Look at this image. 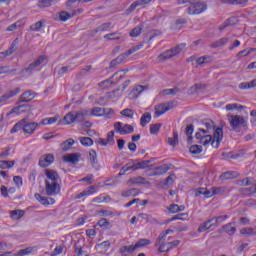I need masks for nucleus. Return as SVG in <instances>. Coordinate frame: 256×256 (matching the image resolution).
Masks as SVG:
<instances>
[{"instance_id": "1", "label": "nucleus", "mask_w": 256, "mask_h": 256, "mask_svg": "<svg viewBox=\"0 0 256 256\" xmlns=\"http://www.w3.org/2000/svg\"><path fill=\"white\" fill-rule=\"evenodd\" d=\"M203 125H205V129H199L196 133V139L199 140L201 145L207 146L213 141V136L210 134L211 129H215V123L212 120H206L203 122Z\"/></svg>"}, {"instance_id": "2", "label": "nucleus", "mask_w": 256, "mask_h": 256, "mask_svg": "<svg viewBox=\"0 0 256 256\" xmlns=\"http://www.w3.org/2000/svg\"><path fill=\"white\" fill-rule=\"evenodd\" d=\"M185 3H191L188 7V15H201L207 11V3L197 2V0H178V5H185Z\"/></svg>"}, {"instance_id": "3", "label": "nucleus", "mask_w": 256, "mask_h": 256, "mask_svg": "<svg viewBox=\"0 0 256 256\" xmlns=\"http://www.w3.org/2000/svg\"><path fill=\"white\" fill-rule=\"evenodd\" d=\"M89 115H91L89 110L72 111L64 116V121L66 122V125H71L72 123H83Z\"/></svg>"}, {"instance_id": "4", "label": "nucleus", "mask_w": 256, "mask_h": 256, "mask_svg": "<svg viewBox=\"0 0 256 256\" xmlns=\"http://www.w3.org/2000/svg\"><path fill=\"white\" fill-rule=\"evenodd\" d=\"M227 117L232 131H237L241 129V127H247V119H245L243 116L228 114Z\"/></svg>"}, {"instance_id": "5", "label": "nucleus", "mask_w": 256, "mask_h": 256, "mask_svg": "<svg viewBox=\"0 0 256 256\" xmlns=\"http://www.w3.org/2000/svg\"><path fill=\"white\" fill-rule=\"evenodd\" d=\"M185 47H186V44L182 43L172 49L166 50L165 52H163L158 56V61H161V62L167 61V59H171L172 57H175V55H179V53H181V51H183Z\"/></svg>"}, {"instance_id": "6", "label": "nucleus", "mask_w": 256, "mask_h": 256, "mask_svg": "<svg viewBox=\"0 0 256 256\" xmlns=\"http://www.w3.org/2000/svg\"><path fill=\"white\" fill-rule=\"evenodd\" d=\"M175 108V101H169L165 103H161L155 106V115L154 117H161V115H165L167 111H171V109Z\"/></svg>"}, {"instance_id": "7", "label": "nucleus", "mask_w": 256, "mask_h": 256, "mask_svg": "<svg viewBox=\"0 0 256 256\" xmlns=\"http://www.w3.org/2000/svg\"><path fill=\"white\" fill-rule=\"evenodd\" d=\"M46 195L53 197L61 193V185L59 182L45 181Z\"/></svg>"}, {"instance_id": "8", "label": "nucleus", "mask_w": 256, "mask_h": 256, "mask_svg": "<svg viewBox=\"0 0 256 256\" xmlns=\"http://www.w3.org/2000/svg\"><path fill=\"white\" fill-rule=\"evenodd\" d=\"M114 129L119 135H129L135 131L132 125L123 124V122L114 123Z\"/></svg>"}, {"instance_id": "9", "label": "nucleus", "mask_w": 256, "mask_h": 256, "mask_svg": "<svg viewBox=\"0 0 256 256\" xmlns=\"http://www.w3.org/2000/svg\"><path fill=\"white\" fill-rule=\"evenodd\" d=\"M45 59H47L46 56H39L34 62L29 64V66L24 69L25 73H29L31 75V73H33L37 67H40L41 64L45 62Z\"/></svg>"}, {"instance_id": "10", "label": "nucleus", "mask_w": 256, "mask_h": 256, "mask_svg": "<svg viewBox=\"0 0 256 256\" xmlns=\"http://www.w3.org/2000/svg\"><path fill=\"white\" fill-rule=\"evenodd\" d=\"M167 238L165 236L159 235L155 242V247L158 248L159 253H168Z\"/></svg>"}, {"instance_id": "11", "label": "nucleus", "mask_w": 256, "mask_h": 256, "mask_svg": "<svg viewBox=\"0 0 256 256\" xmlns=\"http://www.w3.org/2000/svg\"><path fill=\"white\" fill-rule=\"evenodd\" d=\"M129 55H133V50L132 51L128 50L127 52L120 54L117 58H115L110 62V67H117V65H121V63H125Z\"/></svg>"}, {"instance_id": "12", "label": "nucleus", "mask_w": 256, "mask_h": 256, "mask_svg": "<svg viewBox=\"0 0 256 256\" xmlns=\"http://www.w3.org/2000/svg\"><path fill=\"white\" fill-rule=\"evenodd\" d=\"M221 139H223V128L218 127L214 131V139L212 138L210 141L212 147L217 149V147H219V143H221Z\"/></svg>"}, {"instance_id": "13", "label": "nucleus", "mask_w": 256, "mask_h": 256, "mask_svg": "<svg viewBox=\"0 0 256 256\" xmlns=\"http://www.w3.org/2000/svg\"><path fill=\"white\" fill-rule=\"evenodd\" d=\"M53 161H55V156H53V154H45L40 157L39 165L43 168L49 167V165H51Z\"/></svg>"}, {"instance_id": "14", "label": "nucleus", "mask_w": 256, "mask_h": 256, "mask_svg": "<svg viewBox=\"0 0 256 256\" xmlns=\"http://www.w3.org/2000/svg\"><path fill=\"white\" fill-rule=\"evenodd\" d=\"M40 124L37 122H30L27 123V121L24 122V133L27 135H33L35 131L37 130V127H39Z\"/></svg>"}, {"instance_id": "15", "label": "nucleus", "mask_w": 256, "mask_h": 256, "mask_svg": "<svg viewBox=\"0 0 256 256\" xmlns=\"http://www.w3.org/2000/svg\"><path fill=\"white\" fill-rule=\"evenodd\" d=\"M212 227L217 226H215L213 218H210L207 221L200 224V226L198 227V233H205V231H209V229H212Z\"/></svg>"}, {"instance_id": "16", "label": "nucleus", "mask_w": 256, "mask_h": 256, "mask_svg": "<svg viewBox=\"0 0 256 256\" xmlns=\"http://www.w3.org/2000/svg\"><path fill=\"white\" fill-rule=\"evenodd\" d=\"M36 95L37 94L35 92L27 90L21 94L19 101L20 103H29V101H33V99H35Z\"/></svg>"}, {"instance_id": "17", "label": "nucleus", "mask_w": 256, "mask_h": 256, "mask_svg": "<svg viewBox=\"0 0 256 256\" xmlns=\"http://www.w3.org/2000/svg\"><path fill=\"white\" fill-rule=\"evenodd\" d=\"M171 167H169V164H163L159 167L154 168V172L151 174V177H158L161 175H165L167 171H169Z\"/></svg>"}, {"instance_id": "18", "label": "nucleus", "mask_w": 256, "mask_h": 256, "mask_svg": "<svg viewBox=\"0 0 256 256\" xmlns=\"http://www.w3.org/2000/svg\"><path fill=\"white\" fill-rule=\"evenodd\" d=\"M128 185H149V181L143 176H136L128 180Z\"/></svg>"}, {"instance_id": "19", "label": "nucleus", "mask_w": 256, "mask_h": 256, "mask_svg": "<svg viewBox=\"0 0 256 256\" xmlns=\"http://www.w3.org/2000/svg\"><path fill=\"white\" fill-rule=\"evenodd\" d=\"M148 87L147 86H143V85H137L135 88H133L130 93H129V99H137V97H139V94L142 91L147 90Z\"/></svg>"}, {"instance_id": "20", "label": "nucleus", "mask_w": 256, "mask_h": 256, "mask_svg": "<svg viewBox=\"0 0 256 256\" xmlns=\"http://www.w3.org/2000/svg\"><path fill=\"white\" fill-rule=\"evenodd\" d=\"M135 251H137V248L135 247V245L122 246L119 249V253L121 256L133 255V253H135Z\"/></svg>"}, {"instance_id": "21", "label": "nucleus", "mask_w": 256, "mask_h": 256, "mask_svg": "<svg viewBox=\"0 0 256 256\" xmlns=\"http://www.w3.org/2000/svg\"><path fill=\"white\" fill-rule=\"evenodd\" d=\"M17 51V40H14L8 50L0 53V59H5V57H10L12 53Z\"/></svg>"}, {"instance_id": "22", "label": "nucleus", "mask_w": 256, "mask_h": 256, "mask_svg": "<svg viewBox=\"0 0 256 256\" xmlns=\"http://www.w3.org/2000/svg\"><path fill=\"white\" fill-rule=\"evenodd\" d=\"M27 111H31V106H29V104H22L12 109L10 113H16V115H21V113H27Z\"/></svg>"}, {"instance_id": "23", "label": "nucleus", "mask_w": 256, "mask_h": 256, "mask_svg": "<svg viewBox=\"0 0 256 256\" xmlns=\"http://www.w3.org/2000/svg\"><path fill=\"white\" fill-rule=\"evenodd\" d=\"M81 158V154L79 153H72L64 156V161L67 163H72L75 165V163H79V159Z\"/></svg>"}, {"instance_id": "24", "label": "nucleus", "mask_w": 256, "mask_h": 256, "mask_svg": "<svg viewBox=\"0 0 256 256\" xmlns=\"http://www.w3.org/2000/svg\"><path fill=\"white\" fill-rule=\"evenodd\" d=\"M75 15H77V11L72 10L71 12H67V11H61L59 14V19L60 21H69V19H71L72 17H75Z\"/></svg>"}, {"instance_id": "25", "label": "nucleus", "mask_w": 256, "mask_h": 256, "mask_svg": "<svg viewBox=\"0 0 256 256\" xmlns=\"http://www.w3.org/2000/svg\"><path fill=\"white\" fill-rule=\"evenodd\" d=\"M46 177L50 183H57L59 181V174L55 170H46Z\"/></svg>"}, {"instance_id": "26", "label": "nucleus", "mask_w": 256, "mask_h": 256, "mask_svg": "<svg viewBox=\"0 0 256 256\" xmlns=\"http://www.w3.org/2000/svg\"><path fill=\"white\" fill-rule=\"evenodd\" d=\"M149 1L151 0H138V1H135L133 2L129 8L126 10L127 13H133V11L135 9H137V7H141V5H147V3H149Z\"/></svg>"}, {"instance_id": "27", "label": "nucleus", "mask_w": 256, "mask_h": 256, "mask_svg": "<svg viewBox=\"0 0 256 256\" xmlns=\"http://www.w3.org/2000/svg\"><path fill=\"white\" fill-rule=\"evenodd\" d=\"M21 91L20 88H16L15 90H11L9 93H6L0 97V103H5V101H8V99H11V97H15Z\"/></svg>"}, {"instance_id": "28", "label": "nucleus", "mask_w": 256, "mask_h": 256, "mask_svg": "<svg viewBox=\"0 0 256 256\" xmlns=\"http://www.w3.org/2000/svg\"><path fill=\"white\" fill-rule=\"evenodd\" d=\"M203 89H207V84L198 83L190 87L188 90L189 95H194L197 91H202Z\"/></svg>"}, {"instance_id": "29", "label": "nucleus", "mask_w": 256, "mask_h": 256, "mask_svg": "<svg viewBox=\"0 0 256 256\" xmlns=\"http://www.w3.org/2000/svg\"><path fill=\"white\" fill-rule=\"evenodd\" d=\"M237 177V172L234 171H227L220 175L221 181H227L229 179H235Z\"/></svg>"}, {"instance_id": "30", "label": "nucleus", "mask_w": 256, "mask_h": 256, "mask_svg": "<svg viewBox=\"0 0 256 256\" xmlns=\"http://www.w3.org/2000/svg\"><path fill=\"white\" fill-rule=\"evenodd\" d=\"M25 121H27V118H23L22 120L17 122L10 130V133H17V131H21V129L24 131Z\"/></svg>"}, {"instance_id": "31", "label": "nucleus", "mask_w": 256, "mask_h": 256, "mask_svg": "<svg viewBox=\"0 0 256 256\" xmlns=\"http://www.w3.org/2000/svg\"><path fill=\"white\" fill-rule=\"evenodd\" d=\"M56 3L57 0H39L37 5L40 9H45V7H51V5H55Z\"/></svg>"}, {"instance_id": "32", "label": "nucleus", "mask_w": 256, "mask_h": 256, "mask_svg": "<svg viewBox=\"0 0 256 256\" xmlns=\"http://www.w3.org/2000/svg\"><path fill=\"white\" fill-rule=\"evenodd\" d=\"M227 43H229V38L224 37V38H220L219 40L213 42L211 47H213L214 49H216L217 47H225V45H227Z\"/></svg>"}, {"instance_id": "33", "label": "nucleus", "mask_w": 256, "mask_h": 256, "mask_svg": "<svg viewBox=\"0 0 256 256\" xmlns=\"http://www.w3.org/2000/svg\"><path fill=\"white\" fill-rule=\"evenodd\" d=\"M212 219L214 221V225L216 227H219L221 223H225L227 219H229V215H220V216L212 217Z\"/></svg>"}, {"instance_id": "34", "label": "nucleus", "mask_w": 256, "mask_h": 256, "mask_svg": "<svg viewBox=\"0 0 256 256\" xmlns=\"http://www.w3.org/2000/svg\"><path fill=\"white\" fill-rule=\"evenodd\" d=\"M235 21H237V18L235 17H231L228 20H226L220 27L219 30L220 31H225V29H227V27H231V25H235Z\"/></svg>"}, {"instance_id": "35", "label": "nucleus", "mask_w": 256, "mask_h": 256, "mask_svg": "<svg viewBox=\"0 0 256 256\" xmlns=\"http://www.w3.org/2000/svg\"><path fill=\"white\" fill-rule=\"evenodd\" d=\"M151 122V113L145 112L140 118L141 127H145L148 123Z\"/></svg>"}, {"instance_id": "36", "label": "nucleus", "mask_w": 256, "mask_h": 256, "mask_svg": "<svg viewBox=\"0 0 256 256\" xmlns=\"http://www.w3.org/2000/svg\"><path fill=\"white\" fill-rule=\"evenodd\" d=\"M139 195V189L132 188L122 192V197H137Z\"/></svg>"}, {"instance_id": "37", "label": "nucleus", "mask_w": 256, "mask_h": 256, "mask_svg": "<svg viewBox=\"0 0 256 256\" xmlns=\"http://www.w3.org/2000/svg\"><path fill=\"white\" fill-rule=\"evenodd\" d=\"M23 215H25V211H23V210L10 211V217H11V219H14V221L21 219V217H23Z\"/></svg>"}, {"instance_id": "38", "label": "nucleus", "mask_w": 256, "mask_h": 256, "mask_svg": "<svg viewBox=\"0 0 256 256\" xmlns=\"http://www.w3.org/2000/svg\"><path fill=\"white\" fill-rule=\"evenodd\" d=\"M233 223H228L222 226V229L227 233L228 235H235L237 228L232 226Z\"/></svg>"}, {"instance_id": "39", "label": "nucleus", "mask_w": 256, "mask_h": 256, "mask_svg": "<svg viewBox=\"0 0 256 256\" xmlns=\"http://www.w3.org/2000/svg\"><path fill=\"white\" fill-rule=\"evenodd\" d=\"M137 169H139L137 166V163L132 166H129V164H126L121 168L120 175H125L127 171H137Z\"/></svg>"}, {"instance_id": "40", "label": "nucleus", "mask_w": 256, "mask_h": 256, "mask_svg": "<svg viewBox=\"0 0 256 256\" xmlns=\"http://www.w3.org/2000/svg\"><path fill=\"white\" fill-rule=\"evenodd\" d=\"M256 87V79L250 82H242L239 84V89H253Z\"/></svg>"}, {"instance_id": "41", "label": "nucleus", "mask_w": 256, "mask_h": 256, "mask_svg": "<svg viewBox=\"0 0 256 256\" xmlns=\"http://www.w3.org/2000/svg\"><path fill=\"white\" fill-rule=\"evenodd\" d=\"M111 23L107 22V23H103L100 26H98L96 29L93 30L94 33H103V31H107L109 29H111Z\"/></svg>"}, {"instance_id": "42", "label": "nucleus", "mask_w": 256, "mask_h": 256, "mask_svg": "<svg viewBox=\"0 0 256 256\" xmlns=\"http://www.w3.org/2000/svg\"><path fill=\"white\" fill-rule=\"evenodd\" d=\"M72 145H75V140H73L72 138L67 139L61 144L62 151H69Z\"/></svg>"}, {"instance_id": "43", "label": "nucleus", "mask_w": 256, "mask_h": 256, "mask_svg": "<svg viewBox=\"0 0 256 256\" xmlns=\"http://www.w3.org/2000/svg\"><path fill=\"white\" fill-rule=\"evenodd\" d=\"M168 144L171 145V147H175L179 144V134L177 131L173 132V138H168Z\"/></svg>"}, {"instance_id": "44", "label": "nucleus", "mask_w": 256, "mask_h": 256, "mask_svg": "<svg viewBox=\"0 0 256 256\" xmlns=\"http://www.w3.org/2000/svg\"><path fill=\"white\" fill-rule=\"evenodd\" d=\"M104 39H107V41H119V39H121V34L119 32H113L110 34H106L104 35Z\"/></svg>"}, {"instance_id": "45", "label": "nucleus", "mask_w": 256, "mask_h": 256, "mask_svg": "<svg viewBox=\"0 0 256 256\" xmlns=\"http://www.w3.org/2000/svg\"><path fill=\"white\" fill-rule=\"evenodd\" d=\"M214 196L215 195H225L227 193V187L225 186H219V187H212Z\"/></svg>"}, {"instance_id": "46", "label": "nucleus", "mask_w": 256, "mask_h": 256, "mask_svg": "<svg viewBox=\"0 0 256 256\" xmlns=\"http://www.w3.org/2000/svg\"><path fill=\"white\" fill-rule=\"evenodd\" d=\"M15 161L0 160V169H11Z\"/></svg>"}, {"instance_id": "47", "label": "nucleus", "mask_w": 256, "mask_h": 256, "mask_svg": "<svg viewBox=\"0 0 256 256\" xmlns=\"http://www.w3.org/2000/svg\"><path fill=\"white\" fill-rule=\"evenodd\" d=\"M221 3H227L228 5H245L247 0H220Z\"/></svg>"}, {"instance_id": "48", "label": "nucleus", "mask_w": 256, "mask_h": 256, "mask_svg": "<svg viewBox=\"0 0 256 256\" xmlns=\"http://www.w3.org/2000/svg\"><path fill=\"white\" fill-rule=\"evenodd\" d=\"M161 127H162L161 123L151 124L150 125V134L157 135V133H159Z\"/></svg>"}, {"instance_id": "49", "label": "nucleus", "mask_w": 256, "mask_h": 256, "mask_svg": "<svg viewBox=\"0 0 256 256\" xmlns=\"http://www.w3.org/2000/svg\"><path fill=\"white\" fill-rule=\"evenodd\" d=\"M104 113H105V108H101V107H94L91 110V115H95L96 117H102Z\"/></svg>"}, {"instance_id": "50", "label": "nucleus", "mask_w": 256, "mask_h": 256, "mask_svg": "<svg viewBox=\"0 0 256 256\" xmlns=\"http://www.w3.org/2000/svg\"><path fill=\"white\" fill-rule=\"evenodd\" d=\"M177 93H181V90L178 87L165 89L162 91V95H177Z\"/></svg>"}, {"instance_id": "51", "label": "nucleus", "mask_w": 256, "mask_h": 256, "mask_svg": "<svg viewBox=\"0 0 256 256\" xmlns=\"http://www.w3.org/2000/svg\"><path fill=\"white\" fill-rule=\"evenodd\" d=\"M34 197L37 201H39V203H41V205H49V199H47V197L41 196L39 193H36Z\"/></svg>"}, {"instance_id": "52", "label": "nucleus", "mask_w": 256, "mask_h": 256, "mask_svg": "<svg viewBox=\"0 0 256 256\" xmlns=\"http://www.w3.org/2000/svg\"><path fill=\"white\" fill-rule=\"evenodd\" d=\"M80 143L84 147H91V145H93V139L89 137H80Z\"/></svg>"}, {"instance_id": "53", "label": "nucleus", "mask_w": 256, "mask_h": 256, "mask_svg": "<svg viewBox=\"0 0 256 256\" xmlns=\"http://www.w3.org/2000/svg\"><path fill=\"white\" fill-rule=\"evenodd\" d=\"M16 71H17V69H12V70L9 69V66H2V67H0V73L2 75H5L7 73H8V75H14Z\"/></svg>"}, {"instance_id": "54", "label": "nucleus", "mask_w": 256, "mask_h": 256, "mask_svg": "<svg viewBox=\"0 0 256 256\" xmlns=\"http://www.w3.org/2000/svg\"><path fill=\"white\" fill-rule=\"evenodd\" d=\"M106 143L108 145H115V132L114 131L108 132L107 138H106Z\"/></svg>"}, {"instance_id": "55", "label": "nucleus", "mask_w": 256, "mask_h": 256, "mask_svg": "<svg viewBox=\"0 0 256 256\" xmlns=\"http://www.w3.org/2000/svg\"><path fill=\"white\" fill-rule=\"evenodd\" d=\"M120 115H122V117H128L129 119H133L135 112H133V110L127 108V109L122 110L120 112Z\"/></svg>"}, {"instance_id": "56", "label": "nucleus", "mask_w": 256, "mask_h": 256, "mask_svg": "<svg viewBox=\"0 0 256 256\" xmlns=\"http://www.w3.org/2000/svg\"><path fill=\"white\" fill-rule=\"evenodd\" d=\"M203 151V147L200 145H192L190 147V153H192V155H199V153H201Z\"/></svg>"}, {"instance_id": "57", "label": "nucleus", "mask_w": 256, "mask_h": 256, "mask_svg": "<svg viewBox=\"0 0 256 256\" xmlns=\"http://www.w3.org/2000/svg\"><path fill=\"white\" fill-rule=\"evenodd\" d=\"M146 245H151V240L140 239L134 246L136 247V249H139V247H146Z\"/></svg>"}, {"instance_id": "58", "label": "nucleus", "mask_w": 256, "mask_h": 256, "mask_svg": "<svg viewBox=\"0 0 256 256\" xmlns=\"http://www.w3.org/2000/svg\"><path fill=\"white\" fill-rule=\"evenodd\" d=\"M112 86H113V81H111V79L104 80L99 83V87H102V89H111Z\"/></svg>"}, {"instance_id": "59", "label": "nucleus", "mask_w": 256, "mask_h": 256, "mask_svg": "<svg viewBox=\"0 0 256 256\" xmlns=\"http://www.w3.org/2000/svg\"><path fill=\"white\" fill-rule=\"evenodd\" d=\"M141 31H143V28L141 26H137L130 32V37H139L141 35Z\"/></svg>"}, {"instance_id": "60", "label": "nucleus", "mask_w": 256, "mask_h": 256, "mask_svg": "<svg viewBox=\"0 0 256 256\" xmlns=\"http://www.w3.org/2000/svg\"><path fill=\"white\" fill-rule=\"evenodd\" d=\"M90 163L95 165L97 163V152L95 150L89 151Z\"/></svg>"}, {"instance_id": "61", "label": "nucleus", "mask_w": 256, "mask_h": 256, "mask_svg": "<svg viewBox=\"0 0 256 256\" xmlns=\"http://www.w3.org/2000/svg\"><path fill=\"white\" fill-rule=\"evenodd\" d=\"M150 163H151V160H143L141 162L136 163V165L138 169H147Z\"/></svg>"}, {"instance_id": "62", "label": "nucleus", "mask_w": 256, "mask_h": 256, "mask_svg": "<svg viewBox=\"0 0 256 256\" xmlns=\"http://www.w3.org/2000/svg\"><path fill=\"white\" fill-rule=\"evenodd\" d=\"M30 253H33L32 247H28L26 249L19 250L17 256L30 255Z\"/></svg>"}, {"instance_id": "63", "label": "nucleus", "mask_w": 256, "mask_h": 256, "mask_svg": "<svg viewBox=\"0 0 256 256\" xmlns=\"http://www.w3.org/2000/svg\"><path fill=\"white\" fill-rule=\"evenodd\" d=\"M41 27H43V21H38L30 26V31H41Z\"/></svg>"}, {"instance_id": "64", "label": "nucleus", "mask_w": 256, "mask_h": 256, "mask_svg": "<svg viewBox=\"0 0 256 256\" xmlns=\"http://www.w3.org/2000/svg\"><path fill=\"white\" fill-rule=\"evenodd\" d=\"M19 27H21V21H17L16 23L8 26L6 28V31H8V32L15 31L16 29H19Z\"/></svg>"}]
</instances>
